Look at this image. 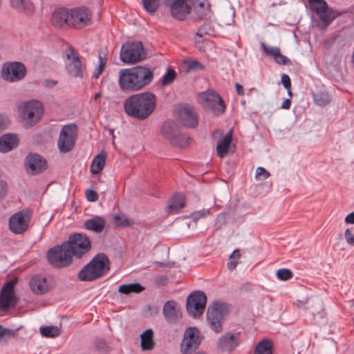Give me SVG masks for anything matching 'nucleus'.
<instances>
[{
  "label": "nucleus",
  "instance_id": "f257e3e1",
  "mask_svg": "<svg viewBox=\"0 0 354 354\" xmlns=\"http://www.w3.org/2000/svg\"><path fill=\"white\" fill-rule=\"evenodd\" d=\"M153 76V71L148 65L122 68L119 71L118 85L123 91H138L149 85Z\"/></svg>",
  "mask_w": 354,
  "mask_h": 354
},
{
  "label": "nucleus",
  "instance_id": "f03ea898",
  "mask_svg": "<svg viewBox=\"0 0 354 354\" xmlns=\"http://www.w3.org/2000/svg\"><path fill=\"white\" fill-rule=\"evenodd\" d=\"M156 106V96L147 91L133 94L124 102L126 114L138 120H144L152 114Z\"/></svg>",
  "mask_w": 354,
  "mask_h": 354
},
{
  "label": "nucleus",
  "instance_id": "7ed1b4c3",
  "mask_svg": "<svg viewBox=\"0 0 354 354\" xmlns=\"http://www.w3.org/2000/svg\"><path fill=\"white\" fill-rule=\"evenodd\" d=\"M109 259L104 253L97 254L80 270L78 279L82 281H91L104 275L110 270Z\"/></svg>",
  "mask_w": 354,
  "mask_h": 354
},
{
  "label": "nucleus",
  "instance_id": "20e7f679",
  "mask_svg": "<svg viewBox=\"0 0 354 354\" xmlns=\"http://www.w3.org/2000/svg\"><path fill=\"white\" fill-rule=\"evenodd\" d=\"M44 106L37 100H30L21 102L18 106V112L22 122L30 127L36 124L44 114Z\"/></svg>",
  "mask_w": 354,
  "mask_h": 354
},
{
  "label": "nucleus",
  "instance_id": "39448f33",
  "mask_svg": "<svg viewBox=\"0 0 354 354\" xmlns=\"http://www.w3.org/2000/svg\"><path fill=\"white\" fill-rule=\"evenodd\" d=\"M229 313L227 304L220 301H213L207 308V320L210 328L216 333L222 331V322L224 317Z\"/></svg>",
  "mask_w": 354,
  "mask_h": 354
},
{
  "label": "nucleus",
  "instance_id": "423d86ee",
  "mask_svg": "<svg viewBox=\"0 0 354 354\" xmlns=\"http://www.w3.org/2000/svg\"><path fill=\"white\" fill-rule=\"evenodd\" d=\"M198 100L201 106L218 115L224 113L225 106L221 96L212 90H207L201 93L198 96Z\"/></svg>",
  "mask_w": 354,
  "mask_h": 354
},
{
  "label": "nucleus",
  "instance_id": "0eeeda50",
  "mask_svg": "<svg viewBox=\"0 0 354 354\" xmlns=\"http://www.w3.org/2000/svg\"><path fill=\"white\" fill-rule=\"evenodd\" d=\"M120 55L122 62L131 64L143 60L146 57L143 45L140 41L124 44Z\"/></svg>",
  "mask_w": 354,
  "mask_h": 354
},
{
  "label": "nucleus",
  "instance_id": "6e6552de",
  "mask_svg": "<svg viewBox=\"0 0 354 354\" xmlns=\"http://www.w3.org/2000/svg\"><path fill=\"white\" fill-rule=\"evenodd\" d=\"M77 138V127L75 124L64 125L60 131L57 140V147L62 153L73 150Z\"/></svg>",
  "mask_w": 354,
  "mask_h": 354
},
{
  "label": "nucleus",
  "instance_id": "1a4fd4ad",
  "mask_svg": "<svg viewBox=\"0 0 354 354\" xmlns=\"http://www.w3.org/2000/svg\"><path fill=\"white\" fill-rule=\"evenodd\" d=\"M72 257L81 258L91 248L88 237L83 234H74L69 236L68 241L64 242Z\"/></svg>",
  "mask_w": 354,
  "mask_h": 354
},
{
  "label": "nucleus",
  "instance_id": "9d476101",
  "mask_svg": "<svg viewBox=\"0 0 354 354\" xmlns=\"http://www.w3.org/2000/svg\"><path fill=\"white\" fill-rule=\"evenodd\" d=\"M47 259L49 263L56 268L66 267L73 261V257L64 243L50 249L47 253Z\"/></svg>",
  "mask_w": 354,
  "mask_h": 354
},
{
  "label": "nucleus",
  "instance_id": "9b49d317",
  "mask_svg": "<svg viewBox=\"0 0 354 354\" xmlns=\"http://www.w3.org/2000/svg\"><path fill=\"white\" fill-rule=\"evenodd\" d=\"M31 218L32 212L29 209L16 212L9 218L10 230L15 234H23L28 229Z\"/></svg>",
  "mask_w": 354,
  "mask_h": 354
},
{
  "label": "nucleus",
  "instance_id": "f8f14e48",
  "mask_svg": "<svg viewBox=\"0 0 354 354\" xmlns=\"http://www.w3.org/2000/svg\"><path fill=\"white\" fill-rule=\"evenodd\" d=\"M207 297L200 290L194 291L187 298L186 308L189 315L194 317L201 316L205 308Z\"/></svg>",
  "mask_w": 354,
  "mask_h": 354
},
{
  "label": "nucleus",
  "instance_id": "ddd939ff",
  "mask_svg": "<svg viewBox=\"0 0 354 354\" xmlns=\"http://www.w3.org/2000/svg\"><path fill=\"white\" fill-rule=\"evenodd\" d=\"M26 73V69L24 64L18 62L5 64L1 71V77L3 80L10 82L22 80Z\"/></svg>",
  "mask_w": 354,
  "mask_h": 354
},
{
  "label": "nucleus",
  "instance_id": "4468645a",
  "mask_svg": "<svg viewBox=\"0 0 354 354\" xmlns=\"http://www.w3.org/2000/svg\"><path fill=\"white\" fill-rule=\"evenodd\" d=\"M91 19V11L85 8L69 10V27L80 29L88 25Z\"/></svg>",
  "mask_w": 354,
  "mask_h": 354
},
{
  "label": "nucleus",
  "instance_id": "2eb2a0df",
  "mask_svg": "<svg viewBox=\"0 0 354 354\" xmlns=\"http://www.w3.org/2000/svg\"><path fill=\"white\" fill-rule=\"evenodd\" d=\"M14 281H9L3 285L0 292V310L4 311L10 307H14L17 299L15 294Z\"/></svg>",
  "mask_w": 354,
  "mask_h": 354
},
{
  "label": "nucleus",
  "instance_id": "dca6fc26",
  "mask_svg": "<svg viewBox=\"0 0 354 354\" xmlns=\"http://www.w3.org/2000/svg\"><path fill=\"white\" fill-rule=\"evenodd\" d=\"M201 339L198 335V330L194 327L186 329L183 341L181 344L183 354H190L200 345Z\"/></svg>",
  "mask_w": 354,
  "mask_h": 354
},
{
  "label": "nucleus",
  "instance_id": "f3484780",
  "mask_svg": "<svg viewBox=\"0 0 354 354\" xmlns=\"http://www.w3.org/2000/svg\"><path fill=\"white\" fill-rule=\"evenodd\" d=\"M68 63L66 64V70L69 75L75 77H83L82 63L75 51L74 48L70 47L66 55Z\"/></svg>",
  "mask_w": 354,
  "mask_h": 354
},
{
  "label": "nucleus",
  "instance_id": "a211bd4d",
  "mask_svg": "<svg viewBox=\"0 0 354 354\" xmlns=\"http://www.w3.org/2000/svg\"><path fill=\"white\" fill-rule=\"evenodd\" d=\"M171 17L177 20L183 21L191 12V6L186 0H174L168 5Z\"/></svg>",
  "mask_w": 354,
  "mask_h": 354
},
{
  "label": "nucleus",
  "instance_id": "6ab92c4d",
  "mask_svg": "<svg viewBox=\"0 0 354 354\" xmlns=\"http://www.w3.org/2000/svg\"><path fill=\"white\" fill-rule=\"evenodd\" d=\"M26 167L30 174L35 175L46 170L47 162L40 155L30 153L26 158Z\"/></svg>",
  "mask_w": 354,
  "mask_h": 354
},
{
  "label": "nucleus",
  "instance_id": "aec40b11",
  "mask_svg": "<svg viewBox=\"0 0 354 354\" xmlns=\"http://www.w3.org/2000/svg\"><path fill=\"white\" fill-rule=\"evenodd\" d=\"M179 122L185 127L196 128L198 124V116L192 107L183 106L178 111Z\"/></svg>",
  "mask_w": 354,
  "mask_h": 354
},
{
  "label": "nucleus",
  "instance_id": "412c9836",
  "mask_svg": "<svg viewBox=\"0 0 354 354\" xmlns=\"http://www.w3.org/2000/svg\"><path fill=\"white\" fill-rule=\"evenodd\" d=\"M239 344V339L237 335L227 333L222 335L218 340V348L222 351L230 352L235 349Z\"/></svg>",
  "mask_w": 354,
  "mask_h": 354
},
{
  "label": "nucleus",
  "instance_id": "4be33fe9",
  "mask_svg": "<svg viewBox=\"0 0 354 354\" xmlns=\"http://www.w3.org/2000/svg\"><path fill=\"white\" fill-rule=\"evenodd\" d=\"M162 313L165 319L169 323L176 322L181 316L180 310L174 300L165 302L162 308Z\"/></svg>",
  "mask_w": 354,
  "mask_h": 354
},
{
  "label": "nucleus",
  "instance_id": "5701e85b",
  "mask_svg": "<svg viewBox=\"0 0 354 354\" xmlns=\"http://www.w3.org/2000/svg\"><path fill=\"white\" fill-rule=\"evenodd\" d=\"M51 22L57 28L69 27V10L64 8L56 9L52 15Z\"/></svg>",
  "mask_w": 354,
  "mask_h": 354
},
{
  "label": "nucleus",
  "instance_id": "b1692460",
  "mask_svg": "<svg viewBox=\"0 0 354 354\" xmlns=\"http://www.w3.org/2000/svg\"><path fill=\"white\" fill-rule=\"evenodd\" d=\"M30 290L37 295H42L49 290V286L46 277L41 274L32 277L30 281Z\"/></svg>",
  "mask_w": 354,
  "mask_h": 354
},
{
  "label": "nucleus",
  "instance_id": "393cba45",
  "mask_svg": "<svg viewBox=\"0 0 354 354\" xmlns=\"http://www.w3.org/2000/svg\"><path fill=\"white\" fill-rule=\"evenodd\" d=\"M106 226V221L101 216H93L91 218L86 220L84 223V227L87 230L101 233Z\"/></svg>",
  "mask_w": 354,
  "mask_h": 354
},
{
  "label": "nucleus",
  "instance_id": "a878e982",
  "mask_svg": "<svg viewBox=\"0 0 354 354\" xmlns=\"http://www.w3.org/2000/svg\"><path fill=\"white\" fill-rule=\"evenodd\" d=\"M19 140L16 135L6 134L0 137V152H8L18 146Z\"/></svg>",
  "mask_w": 354,
  "mask_h": 354
},
{
  "label": "nucleus",
  "instance_id": "bb28decb",
  "mask_svg": "<svg viewBox=\"0 0 354 354\" xmlns=\"http://www.w3.org/2000/svg\"><path fill=\"white\" fill-rule=\"evenodd\" d=\"M180 127L173 122H165L162 127V133L170 143L178 135Z\"/></svg>",
  "mask_w": 354,
  "mask_h": 354
},
{
  "label": "nucleus",
  "instance_id": "cd10ccee",
  "mask_svg": "<svg viewBox=\"0 0 354 354\" xmlns=\"http://www.w3.org/2000/svg\"><path fill=\"white\" fill-rule=\"evenodd\" d=\"M185 205V196L183 194H176L169 201L167 212L176 213Z\"/></svg>",
  "mask_w": 354,
  "mask_h": 354
},
{
  "label": "nucleus",
  "instance_id": "c85d7f7f",
  "mask_svg": "<svg viewBox=\"0 0 354 354\" xmlns=\"http://www.w3.org/2000/svg\"><path fill=\"white\" fill-rule=\"evenodd\" d=\"M12 9L18 12H32L34 6L30 0H10Z\"/></svg>",
  "mask_w": 354,
  "mask_h": 354
},
{
  "label": "nucleus",
  "instance_id": "c756f323",
  "mask_svg": "<svg viewBox=\"0 0 354 354\" xmlns=\"http://www.w3.org/2000/svg\"><path fill=\"white\" fill-rule=\"evenodd\" d=\"M232 141V131H229L216 146V153L221 158H223L227 153Z\"/></svg>",
  "mask_w": 354,
  "mask_h": 354
},
{
  "label": "nucleus",
  "instance_id": "7c9ffc66",
  "mask_svg": "<svg viewBox=\"0 0 354 354\" xmlns=\"http://www.w3.org/2000/svg\"><path fill=\"white\" fill-rule=\"evenodd\" d=\"M141 348L143 351H151L153 348L155 343L153 341V330L149 328L140 335Z\"/></svg>",
  "mask_w": 354,
  "mask_h": 354
},
{
  "label": "nucleus",
  "instance_id": "2f4dec72",
  "mask_svg": "<svg viewBox=\"0 0 354 354\" xmlns=\"http://www.w3.org/2000/svg\"><path fill=\"white\" fill-rule=\"evenodd\" d=\"M106 158V152L97 154L92 160L90 170L93 174H98L104 168Z\"/></svg>",
  "mask_w": 354,
  "mask_h": 354
},
{
  "label": "nucleus",
  "instance_id": "473e14b6",
  "mask_svg": "<svg viewBox=\"0 0 354 354\" xmlns=\"http://www.w3.org/2000/svg\"><path fill=\"white\" fill-rule=\"evenodd\" d=\"M312 95L315 104L319 106H326L331 100L329 93L325 91H320L317 93L313 92Z\"/></svg>",
  "mask_w": 354,
  "mask_h": 354
},
{
  "label": "nucleus",
  "instance_id": "72a5a7b5",
  "mask_svg": "<svg viewBox=\"0 0 354 354\" xmlns=\"http://www.w3.org/2000/svg\"><path fill=\"white\" fill-rule=\"evenodd\" d=\"M254 354H272V342L268 339L259 342L255 347Z\"/></svg>",
  "mask_w": 354,
  "mask_h": 354
},
{
  "label": "nucleus",
  "instance_id": "f704fd0d",
  "mask_svg": "<svg viewBox=\"0 0 354 354\" xmlns=\"http://www.w3.org/2000/svg\"><path fill=\"white\" fill-rule=\"evenodd\" d=\"M144 290V288L139 283L123 284L119 287L118 291L122 294H129L131 292H140Z\"/></svg>",
  "mask_w": 354,
  "mask_h": 354
},
{
  "label": "nucleus",
  "instance_id": "c9c22d12",
  "mask_svg": "<svg viewBox=\"0 0 354 354\" xmlns=\"http://www.w3.org/2000/svg\"><path fill=\"white\" fill-rule=\"evenodd\" d=\"M143 8L150 14L153 15L160 7V0H142Z\"/></svg>",
  "mask_w": 354,
  "mask_h": 354
},
{
  "label": "nucleus",
  "instance_id": "e433bc0d",
  "mask_svg": "<svg viewBox=\"0 0 354 354\" xmlns=\"http://www.w3.org/2000/svg\"><path fill=\"white\" fill-rule=\"evenodd\" d=\"M39 330L41 335L46 337H55L59 335V328L55 326H41Z\"/></svg>",
  "mask_w": 354,
  "mask_h": 354
},
{
  "label": "nucleus",
  "instance_id": "4c0bfd02",
  "mask_svg": "<svg viewBox=\"0 0 354 354\" xmlns=\"http://www.w3.org/2000/svg\"><path fill=\"white\" fill-rule=\"evenodd\" d=\"M189 140V137L187 134L181 133L179 131L178 135L175 137L171 144L176 147L184 148L188 145Z\"/></svg>",
  "mask_w": 354,
  "mask_h": 354
},
{
  "label": "nucleus",
  "instance_id": "58836bf2",
  "mask_svg": "<svg viewBox=\"0 0 354 354\" xmlns=\"http://www.w3.org/2000/svg\"><path fill=\"white\" fill-rule=\"evenodd\" d=\"M176 77V71L173 68H168L166 73L161 80V84L162 86H166L171 84Z\"/></svg>",
  "mask_w": 354,
  "mask_h": 354
},
{
  "label": "nucleus",
  "instance_id": "ea45409f",
  "mask_svg": "<svg viewBox=\"0 0 354 354\" xmlns=\"http://www.w3.org/2000/svg\"><path fill=\"white\" fill-rule=\"evenodd\" d=\"M114 223L118 227H127L131 225V221L124 214H116L113 217Z\"/></svg>",
  "mask_w": 354,
  "mask_h": 354
},
{
  "label": "nucleus",
  "instance_id": "a19ab883",
  "mask_svg": "<svg viewBox=\"0 0 354 354\" xmlns=\"http://www.w3.org/2000/svg\"><path fill=\"white\" fill-rule=\"evenodd\" d=\"M310 7L316 14L326 12L328 10V5L324 0H319L315 3H310Z\"/></svg>",
  "mask_w": 354,
  "mask_h": 354
},
{
  "label": "nucleus",
  "instance_id": "79ce46f5",
  "mask_svg": "<svg viewBox=\"0 0 354 354\" xmlns=\"http://www.w3.org/2000/svg\"><path fill=\"white\" fill-rule=\"evenodd\" d=\"M15 335V330L5 328L3 326L0 325V342H7L8 339L14 337Z\"/></svg>",
  "mask_w": 354,
  "mask_h": 354
},
{
  "label": "nucleus",
  "instance_id": "37998d69",
  "mask_svg": "<svg viewBox=\"0 0 354 354\" xmlns=\"http://www.w3.org/2000/svg\"><path fill=\"white\" fill-rule=\"evenodd\" d=\"M106 62H107V58L106 57H102L101 55V54L100 53L99 54V64L93 74L94 78L97 79L100 77V75L102 74V73L103 72V71L105 68Z\"/></svg>",
  "mask_w": 354,
  "mask_h": 354
},
{
  "label": "nucleus",
  "instance_id": "c03bdc74",
  "mask_svg": "<svg viewBox=\"0 0 354 354\" xmlns=\"http://www.w3.org/2000/svg\"><path fill=\"white\" fill-rule=\"evenodd\" d=\"M187 71H202L204 69L203 65L196 60H188L185 62Z\"/></svg>",
  "mask_w": 354,
  "mask_h": 354
},
{
  "label": "nucleus",
  "instance_id": "a18cd8bd",
  "mask_svg": "<svg viewBox=\"0 0 354 354\" xmlns=\"http://www.w3.org/2000/svg\"><path fill=\"white\" fill-rule=\"evenodd\" d=\"M263 51L268 55L274 58L278 53H279L280 48L277 46H270L266 45L265 43L261 44Z\"/></svg>",
  "mask_w": 354,
  "mask_h": 354
},
{
  "label": "nucleus",
  "instance_id": "49530a36",
  "mask_svg": "<svg viewBox=\"0 0 354 354\" xmlns=\"http://www.w3.org/2000/svg\"><path fill=\"white\" fill-rule=\"evenodd\" d=\"M277 278L282 281H286L292 277V272L287 268H281L277 271Z\"/></svg>",
  "mask_w": 354,
  "mask_h": 354
},
{
  "label": "nucleus",
  "instance_id": "de8ad7c7",
  "mask_svg": "<svg viewBox=\"0 0 354 354\" xmlns=\"http://www.w3.org/2000/svg\"><path fill=\"white\" fill-rule=\"evenodd\" d=\"M270 176V173L263 167H259L256 169L255 178L257 180H264Z\"/></svg>",
  "mask_w": 354,
  "mask_h": 354
},
{
  "label": "nucleus",
  "instance_id": "09e8293b",
  "mask_svg": "<svg viewBox=\"0 0 354 354\" xmlns=\"http://www.w3.org/2000/svg\"><path fill=\"white\" fill-rule=\"evenodd\" d=\"M207 26V25L206 24H204L202 26H201L198 29V31L196 32V37H195L196 42H197V43L202 42L203 37L204 35H205L206 34H207V28H206Z\"/></svg>",
  "mask_w": 354,
  "mask_h": 354
},
{
  "label": "nucleus",
  "instance_id": "8fccbe9b",
  "mask_svg": "<svg viewBox=\"0 0 354 354\" xmlns=\"http://www.w3.org/2000/svg\"><path fill=\"white\" fill-rule=\"evenodd\" d=\"M209 214V211L208 209H201V210L193 212L190 215V217L193 221L196 222L201 218L205 217L207 215H208Z\"/></svg>",
  "mask_w": 354,
  "mask_h": 354
},
{
  "label": "nucleus",
  "instance_id": "3c124183",
  "mask_svg": "<svg viewBox=\"0 0 354 354\" xmlns=\"http://www.w3.org/2000/svg\"><path fill=\"white\" fill-rule=\"evenodd\" d=\"M274 61L281 65H288L291 64V61L285 55L278 53L276 57L274 58Z\"/></svg>",
  "mask_w": 354,
  "mask_h": 354
},
{
  "label": "nucleus",
  "instance_id": "603ef678",
  "mask_svg": "<svg viewBox=\"0 0 354 354\" xmlns=\"http://www.w3.org/2000/svg\"><path fill=\"white\" fill-rule=\"evenodd\" d=\"M317 15L319 16L320 20L325 23V25L323 26V29L326 28L333 20V19H331L330 17L327 14V12H321Z\"/></svg>",
  "mask_w": 354,
  "mask_h": 354
},
{
  "label": "nucleus",
  "instance_id": "864d4df0",
  "mask_svg": "<svg viewBox=\"0 0 354 354\" xmlns=\"http://www.w3.org/2000/svg\"><path fill=\"white\" fill-rule=\"evenodd\" d=\"M344 238L346 239V243L351 245H354V234L352 233L350 229H346L344 231Z\"/></svg>",
  "mask_w": 354,
  "mask_h": 354
},
{
  "label": "nucleus",
  "instance_id": "5fc2aeb1",
  "mask_svg": "<svg viewBox=\"0 0 354 354\" xmlns=\"http://www.w3.org/2000/svg\"><path fill=\"white\" fill-rule=\"evenodd\" d=\"M86 197L88 201L95 202L98 199V194L93 189H88L86 191Z\"/></svg>",
  "mask_w": 354,
  "mask_h": 354
},
{
  "label": "nucleus",
  "instance_id": "6e6d98bb",
  "mask_svg": "<svg viewBox=\"0 0 354 354\" xmlns=\"http://www.w3.org/2000/svg\"><path fill=\"white\" fill-rule=\"evenodd\" d=\"M7 193V183L5 180L0 179V201L6 196Z\"/></svg>",
  "mask_w": 354,
  "mask_h": 354
},
{
  "label": "nucleus",
  "instance_id": "4d7b16f0",
  "mask_svg": "<svg viewBox=\"0 0 354 354\" xmlns=\"http://www.w3.org/2000/svg\"><path fill=\"white\" fill-rule=\"evenodd\" d=\"M281 83L283 84V85L286 89L290 90V88H291V81L288 75H282Z\"/></svg>",
  "mask_w": 354,
  "mask_h": 354
},
{
  "label": "nucleus",
  "instance_id": "13d9d810",
  "mask_svg": "<svg viewBox=\"0 0 354 354\" xmlns=\"http://www.w3.org/2000/svg\"><path fill=\"white\" fill-rule=\"evenodd\" d=\"M8 124V120L7 118L0 116V131L6 129Z\"/></svg>",
  "mask_w": 354,
  "mask_h": 354
},
{
  "label": "nucleus",
  "instance_id": "bf43d9fd",
  "mask_svg": "<svg viewBox=\"0 0 354 354\" xmlns=\"http://www.w3.org/2000/svg\"><path fill=\"white\" fill-rule=\"evenodd\" d=\"M344 221L348 224H354V212L348 214Z\"/></svg>",
  "mask_w": 354,
  "mask_h": 354
},
{
  "label": "nucleus",
  "instance_id": "052dcab7",
  "mask_svg": "<svg viewBox=\"0 0 354 354\" xmlns=\"http://www.w3.org/2000/svg\"><path fill=\"white\" fill-rule=\"evenodd\" d=\"M291 106V100L290 99H286L281 106V108L283 109H289Z\"/></svg>",
  "mask_w": 354,
  "mask_h": 354
},
{
  "label": "nucleus",
  "instance_id": "680f3d73",
  "mask_svg": "<svg viewBox=\"0 0 354 354\" xmlns=\"http://www.w3.org/2000/svg\"><path fill=\"white\" fill-rule=\"evenodd\" d=\"M235 87H236V90L237 94L239 95L242 96V95H244V90H243V87L242 85H241L239 83H236L235 84Z\"/></svg>",
  "mask_w": 354,
  "mask_h": 354
},
{
  "label": "nucleus",
  "instance_id": "e2e57ef3",
  "mask_svg": "<svg viewBox=\"0 0 354 354\" xmlns=\"http://www.w3.org/2000/svg\"><path fill=\"white\" fill-rule=\"evenodd\" d=\"M308 303V299H304V300H297L296 301V306L299 308H302L305 306V305Z\"/></svg>",
  "mask_w": 354,
  "mask_h": 354
},
{
  "label": "nucleus",
  "instance_id": "0e129e2a",
  "mask_svg": "<svg viewBox=\"0 0 354 354\" xmlns=\"http://www.w3.org/2000/svg\"><path fill=\"white\" fill-rule=\"evenodd\" d=\"M237 264H238V261L233 259L227 263V267L229 269L233 270L236 267Z\"/></svg>",
  "mask_w": 354,
  "mask_h": 354
},
{
  "label": "nucleus",
  "instance_id": "69168bd1",
  "mask_svg": "<svg viewBox=\"0 0 354 354\" xmlns=\"http://www.w3.org/2000/svg\"><path fill=\"white\" fill-rule=\"evenodd\" d=\"M241 257L240 251L239 250H235L233 251L232 254L230 255V259H239Z\"/></svg>",
  "mask_w": 354,
  "mask_h": 354
},
{
  "label": "nucleus",
  "instance_id": "338daca9",
  "mask_svg": "<svg viewBox=\"0 0 354 354\" xmlns=\"http://www.w3.org/2000/svg\"><path fill=\"white\" fill-rule=\"evenodd\" d=\"M56 84H57V82L53 81V80H46L45 81V86H48V87H52V86H55Z\"/></svg>",
  "mask_w": 354,
  "mask_h": 354
},
{
  "label": "nucleus",
  "instance_id": "774afa93",
  "mask_svg": "<svg viewBox=\"0 0 354 354\" xmlns=\"http://www.w3.org/2000/svg\"><path fill=\"white\" fill-rule=\"evenodd\" d=\"M100 96H101V93H97L94 95V99L95 100H97L99 97H100Z\"/></svg>",
  "mask_w": 354,
  "mask_h": 354
}]
</instances>
